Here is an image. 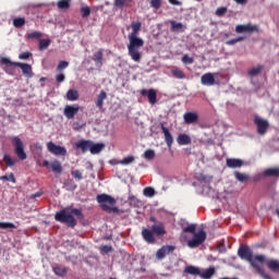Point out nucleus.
I'll use <instances>...</instances> for the list:
<instances>
[{
	"label": "nucleus",
	"mask_w": 279,
	"mask_h": 279,
	"mask_svg": "<svg viewBox=\"0 0 279 279\" xmlns=\"http://www.w3.org/2000/svg\"><path fill=\"white\" fill-rule=\"evenodd\" d=\"M142 25L143 24L141 22L131 23L132 33L129 35L128 49L129 56L134 62H141L142 54L138 49H141V47H144L145 45L143 38L138 37V32H141Z\"/></svg>",
	"instance_id": "obj_1"
},
{
	"label": "nucleus",
	"mask_w": 279,
	"mask_h": 279,
	"mask_svg": "<svg viewBox=\"0 0 279 279\" xmlns=\"http://www.w3.org/2000/svg\"><path fill=\"white\" fill-rule=\"evenodd\" d=\"M75 217H77V219H84L82 209L72 208L70 213L66 209H61L54 215L56 221H59V223H65L68 228H75V226H77V219H75Z\"/></svg>",
	"instance_id": "obj_2"
},
{
	"label": "nucleus",
	"mask_w": 279,
	"mask_h": 279,
	"mask_svg": "<svg viewBox=\"0 0 279 279\" xmlns=\"http://www.w3.org/2000/svg\"><path fill=\"white\" fill-rule=\"evenodd\" d=\"M96 202L99 204L101 210L109 215H119V213H121V209L116 207L117 199L108 194H98L96 196Z\"/></svg>",
	"instance_id": "obj_3"
},
{
	"label": "nucleus",
	"mask_w": 279,
	"mask_h": 279,
	"mask_svg": "<svg viewBox=\"0 0 279 279\" xmlns=\"http://www.w3.org/2000/svg\"><path fill=\"white\" fill-rule=\"evenodd\" d=\"M165 236L167 234V230L165 229V223L157 222L153 225L149 229H143L142 230V236L146 243H150L154 245L156 243V238L154 236Z\"/></svg>",
	"instance_id": "obj_4"
},
{
	"label": "nucleus",
	"mask_w": 279,
	"mask_h": 279,
	"mask_svg": "<svg viewBox=\"0 0 279 279\" xmlns=\"http://www.w3.org/2000/svg\"><path fill=\"white\" fill-rule=\"evenodd\" d=\"M195 229V225H190L183 229V232H190V234H193V239L187 241V246L192 250L195 247H199V245H202L204 241H206V231L202 229L196 232Z\"/></svg>",
	"instance_id": "obj_5"
},
{
	"label": "nucleus",
	"mask_w": 279,
	"mask_h": 279,
	"mask_svg": "<svg viewBox=\"0 0 279 279\" xmlns=\"http://www.w3.org/2000/svg\"><path fill=\"white\" fill-rule=\"evenodd\" d=\"M245 258L250 260L252 267L256 269L257 274L264 279H271V276L265 272V269L258 263H265V255H256L254 258L250 257V246H245Z\"/></svg>",
	"instance_id": "obj_6"
},
{
	"label": "nucleus",
	"mask_w": 279,
	"mask_h": 279,
	"mask_svg": "<svg viewBox=\"0 0 279 279\" xmlns=\"http://www.w3.org/2000/svg\"><path fill=\"white\" fill-rule=\"evenodd\" d=\"M12 145L19 160H27V153H25V145L23 144V140H21L19 136H13Z\"/></svg>",
	"instance_id": "obj_7"
},
{
	"label": "nucleus",
	"mask_w": 279,
	"mask_h": 279,
	"mask_svg": "<svg viewBox=\"0 0 279 279\" xmlns=\"http://www.w3.org/2000/svg\"><path fill=\"white\" fill-rule=\"evenodd\" d=\"M253 123L259 136H265L269 132V121L263 119L260 116H255Z\"/></svg>",
	"instance_id": "obj_8"
},
{
	"label": "nucleus",
	"mask_w": 279,
	"mask_h": 279,
	"mask_svg": "<svg viewBox=\"0 0 279 279\" xmlns=\"http://www.w3.org/2000/svg\"><path fill=\"white\" fill-rule=\"evenodd\" d=\"M0 63L3 64V70L8 75H14L16 66H19V62L11 61L9 58H2Z\"/></svg>",
	"instance_id": "obj_9"
},
{
	"label": "nucleus",
	"mask_w": 279,
	"mask_h": 279,
	"mask_svg": "<svg viewBox=\"0 0 279 279\" xmlns=\"http://www.w3.org/2000/svg\"><path fill=\"white\" fill-rule=\"evenodd\" d=\"M47 149L50 154H53V156H66V148L56 145L53 142L47 143Z\"/></svg>",
	"instance_id": "obj_10"
},
{
	"label": "nucleus",
	"mask_w": 279,
	"mask_h": 279,
	"mask_svg": "<svg viewBox=\"0 0 279 279\" xmlns=\"http://www.w3.org/2000/svg\"><path fill=\"white\" fill-rule=\"evenodd\" d=\"M140 94L142 95V97H147L151 106H155V104L158 101L156 89H141Z\"/></svg>",
	"instance_id": "obj_11"
},
{
	"label": "nucleus",
	"mask_w": 279,
	"mask_h": 279,
	"mask_svg": "<svg viewBox=\"0 0 279 279\" xmlns=\"http://www.w3.org/2000/svg\"><path fill=\"white\" fill-rule=\"evenodd\" d=\"M171 252H175V246L173 245H165L161 248H159L156 253V257L158 260H162V258H166L169 256Z\"/></svg>",
	"instance_id": "obj_12"
},
{
	"label": "nucleus",
	"mask_w": 279,
	"mask_h": 279,
	"mask_svg": "<svg viewBox=\"0 0 279 279\" xmlns=\"http://www.w3.org/2000/svg\"><path fill=\"white\" fill-rule=\"evenodd\" d=\"M80 112V106L68 105L63 109V114L68 119H75V114Z\"/></svg>",
	"instance_id": "obj_13"
},
{
	"label": "nucleus",
	"mask_w": 279,
	"mask_h": 279,
	"mask_svg": "<svg viewBox=\"0 0 279 279\" xmlns=\"http://www.w3.org/2000/svg\"><path fill=\"white\" fill-rule=\"evenodd\" d=\"M183 119L186 125H192V123H197V121H199V116L195 112L190 111L183 114Z\"/></svg>",
	"instance_id": "obj_14"
},
{
	"label": "nucleus",
	"mask_w": 279,
	"mask_h": 279,
	"mask_svg": "<svg viewBox=\"0 0 279 279\" xmlns=\"http://www.w3.org/2000/svg\"><path fill=\"white\" fill-rule=\"evenodd\" d=\"M201 83L203 84V86H215V84H217V82L215 81V75L213 73H205L201 77Z\"/></svg>",
	"instance_id": "obj_15"
},
{
	"label": "nucleus",
	"mask_w": 279,
	"mask_h": 279,
	"mask_svg": "<svg viewBox=\"0 0 279 279\" xmlns=\"http://www.w3.org/2000/svg\"><path fill=\"white\" fill-rule=\"evenodd\" d=\"M160 128L162 131V134L165 135L166 144L169 148L173 146V135H171V132L165 126L163 123H160Z\"/></svg>",
	"instance_id": "obj_16"
},
{
	"label": "nucleus",
	"mask_w": 279,
	"mask_h": 279,
	"mask_svg": "<svg viewBox=\"0 0 279 279\" xmlns=\"http://www.w3.org/2000/svg\"><path fill=\"white\" fill-rule=\"evenodd\" d=\"M90 143L88 140H81L75 144L76 149H81L82 154H86V151H90Z\"/></svg>",
	"instance_id": "obj_17"
},
{
	"label": "nucleus",
	"mask_w": 279,
	"mask_h": 279,
	"mask_svg": "<svg viewBox=\"0 0 279 279\" xmlns=\"http://www.w3.org/2000/svg\"><path fill=\"white\" fill-rule=\"evenodd\" d=\"M19 69H22V73L24 77H34V72L32 71V66L28 63H17Z\"/></svg>",
	"instance_id": "obj_18"
},
{
	"label": "nucleus",
	"mask_w": 279,
	"mask_h": 279,
	"mask_svg": "<svg viewBox=\"0 0 279 279\" xmlns=\"http://www.w3.org/2000/svg\"><path fill=\"white\" fill-rule=\"evenodd\" d=\"M226 165L229 169H241V167H243V160L236 158H228Z\"/></svg>",
	"instance_id": "obj_19"
},
{
	"label": "nucleus",
	"mask_w": 279,
	"mask_h": 279,
	"mask_svg": "<svg viewBox=\"0 0 279 279\" xmlns=\"http://www.w3.org/2000/svg\"><path fill=\"white\" fill-rule=\"evenodd\" d=\"M106 148V144H94L93 142L90 143L89 146V151L90 154L95 155V154H101V151H104V149Z\"/></svg>",
	"instance_id": "obj_20"
},
{
	"label": "nucleus",
	"mask_w": 279,
	"mask_h": 279,
	"mask_svg": "<svg viewBox=\"0 0 279 279\" xmlns=\"http://www.w3.org/2000/svg\"><path fill=\"white\" fill-rule=\"evenodd\" d=\"M108 97V94H106L105 90H101L96 99V107L99 108V110L104 109V101H106Z\"/></svg>",
	"instance_id": "obj_21"
},
{
	"label": "nucleus",
	"mask_w": 279,
	"mask_h": 279,
	"mask_svg": "<svg viewBox=\"0 0 279 279\" xmlns=\"http://www.w3.org/2000/svg\"><path fill=\"white\" fill-rule=\"evenodd\" d=\"M265 178H279V167L268 168L263 172Z\"/></svg>",
	"instance_id": "obj_22"
},
{
	"label": "nucleus",
	"mask_w": 279,
	"mask_h": 279,
	"mask_svg": "<svg viewBox=\"0 0 279 279\" xmlns=\"http://www.w3.org/2000/svg\"><path fill=\"white\" fill-rule=\"evenodd\" d=\"M95 64H99V66H104V50L99 49L92 58Z\"/></svg>",
	"instance_id": "obj_23"
},
{
	"label": "nucleus",
	"mask_w": 279,
	"mask_h": 279,
	"mask_svg": "<svg viewBox=\"0 0 279 279\" xmlns=\"http://www.w3.org/2000/svg\"><path fill=\"white\" fill-rule=\"evenodd\" d=\"M52 271L56 276H60L62 278L65 274H68L69 269H66L64 266L56 265L52 267Z\"/></svg>",
	"instance_id": "obj_24"
},
{
	"label": "nucleus",
	"mask_w": 279,
	"mask_h": 279,
	"mask_svg": "<svg viewBox=\"0 0 279 279\" xmlns=\"http://www.w3.org/2000/svg\"><path fill=\"white\" fill-rule=\"evenodd\" d=\"M266 265L270 271L279 272V260L277 259H269L266 262Z\"/></svg>",
	"instance_id": "obj_25"
},
{
	"label": "nucleus",
	"mask_w": 279,
	"mask_h": 279,
	"mask_svg": "<svg viewBox=\"0 0 279 279\" xmlns=\"http://www.w3.org/2000/svg\"><path fill=\"white\" fill-rule=\"evenodd\" d=\"M171 32H184L186 26L180 22L170 21Z\"/></svg>",
	"instance_id": "obj_26"
},
{
	"label": "nucleus",
	"mask_w": 279,
	"mask_h": 279,
	"mask_svg": "<svg viewBox=\"0 0 279 279\" xmlns=\"http://www.w3.org/2000/svg\"><path fill=\"white\" fill-rule=\"evenodd\" d=\"M68 101H77L80 99V93L76 89H69L66 93Z\"/></svg>",
	"instance_id": "obj_27"
},
{
	"label": "nucleus",
	"mask_w": 279,
	"mask_h": 279,
	"mask_svg": "<svg viewBox=\"0 0 279 279\" xmlns=\"http://www.w3.org/2000/svg\"><path fill=\"white\" fill-rule=\"evenodd\" d=\"M177 143L179 145H191V136L187 134H180L177 138Z\"/></svg>",
	"instance_id": "obj_28"
},
{
	"label": "nucleus",
	"mask_w": 279,
	"mask_h": 279,
	"mask_svg": "<svg viewBox=\"0 0 279 279\" xmlns=\"http://www.w3.org/2000/svg\"><path fill=\"white\" fill-rule=\"evenodd\" d=\"M25 38L27 40H40V38H43V33L39 32V31H35V32H32V33H27Z\"/></svg>",
	"instance_id": "obj_29"
},
{
	"label": "nucleus",
	"mask_w": 279,
	"mask_h": 279,
	"mask_svg": "<svg viewBox=\"0 0 279 279\" xmlns=\"http://www.w3.org/2000/svg\"><path fill=\"white\" fill-rule=\"evenodd\" d=\"M184 274H189V276H199L201 270L198 267L195 266H186L184 268Z\"/></svg>",
	"instance_id": "obj_30"
},
{
	"label": "nucleus",
	"mask_w": 279,
	"mask_h": 279,
	"mask_svg": "<svg viewBox=\"0 0 279 279\" xmlns=\"http://www.w3.org/2000/svg\"><path fill=\"white\" fill-rule=\"evenodd\" d=\"M264 69H265V66H263V65L254 66L251 70H248V75L251 77H256L257 75H260V73H263Z\"/></svg>",
	"instance_id": "obj_31"
},
{
	"label": "nucleus",
	"mask_w": 279,
	"mask_h": 279,
	"mask_svg": "<svg viewBox=\"0 0 279 279\" xmlns=\"http://www.w3.org/2000/svg\"><path fill=\"white\" fill-rule=\"evenodd\" d=\"M171 73L173 75V77H175L177 80H186V74L184 73V71L175 68L171 70Z\"/></svg>",
	"instance_id": "obj_32"
},
{
	"label": "nucleus",
	"mask_w": 279,
	"mask_h": 279,
	"mask_svg": "<svg viewBox=\"0 0 279 279\" xmlns=\"http://www.w3.org/2000/svg\"><path fill=\"white\" fill-rule=\"evenodd\" d=\"M215 276V268L210 267L203 272H199V277L203 279H210L211 277Z\"/></svg>",
	"instance_id": "obj_33"
},
{
	"label": "nucleus",
	"mask_w": 279,
	"mask_h": 279,
	"mask_svg": "<svg viewBox=\"0 0 279 279\" xmlns=\"http://www.w3.org/2000/svg\"><path fill=\"white\" fill-rule=\"evenodd\" d=\"M50 169L53 173H62V163L60 161L54 160L50 163Z\"/></svg>",
	"instance_id": "obj_34"
},
{
	"label": "nucleus",
	"mask_w": 279,
	"mask_h": 279,
	"mask_svg": "<svg viewBox=\"0 0 279 279\" xmlns=\"http://www.w3.org/2000/svg\"><path fill=\"white\" fill-rule=\"evenodd\" d=\"M57 8L59 10H69V8H71V0H59L57 2Z\"/></svg>",
	"instance_id": "obj_35"
},
{
	"label": "nucleus",
	"mask_w": 279,
	"mask_h": 279,
	"mask_svg": "<svg viewBox=\"0 0 279 279\" xmlns=\"http://www.w3.org/2000/svg\"><path fill=\"white\" fill-rule=\"evenodd\" d=\"M49 45H51V39H39V51H45V49H49Z\"/></svg>",
	"instance_id": "obj_36"
},
{
	"label": "nucleus",
	"mask_w": 279,
	"mask_h": 279,
	"mask_svg": "<svg viewBox=\"0 0 279 279\" xmlns=\"http://www.w3.org/2000/svg\"><path fill=\"white\" fill-rule=\"evenodd\" d=\"M259 31L260 29H259L258 25H252V24L245 25V34H253V32L258 34Z\"/></svg>",
	"instance_id": "obj_37"
},
{
	"label": "nucleus",
	"mask_w": 279,
	"mask_h": 279,
	"mask_svg": "<svg viewBox=\"0 0 279 279\" xmlns=\"http://www.w3.org/2000/svg\"><path fill=\"white\" fill-rule=\"evenodd\" d=\"M3 162L7 165V167H14V165H16V159L10 157V155H4Z\"/></svg>",
	"instance_id": "obj_38"
},
{
	"label": "nucleus",
	"mask_w": 279,
	"mask_h": 279,
	"mask_svg": "<svg viewBox=\"0 0 279 279\" xmlns=\"http://www.w3.org/2000/svg\"><path fill=\"white\" fill-rule=\"evenodd\" d=\"M13 26L17 29L25 26V17H15L13 19Z\"/></svg>",
	"instance_id": "obj_39"
},
{
	"label": "nucleus",
	"mask_w": 279,
	"mask_h": 279,
	"mask_svg": "<svg viewBox=\"0 0 279 279\" xmlns=\"http://www.w3.org/2000/svg\"><path fill=\"white\" fill-rule=\"evenodd\" d=\"M0 180L2 182H12L13 184H16V178H14V173H10L9 175H1Z\"/></svg>",
	"instance_id": "obj_40"
},
{
	"label": "nucleus",
	"mask_w": 279,
	"mask_h": 279,
	"mask_svg": "<svg viewBox=\"0 0 279 279\" xmlns=\"http://www.w3.org/2000/svg\"><path fill=\"white\" fill-rule=\"evenodd\" d=\"M144 158L146 160H154V158H156V151H154L153 149H147L144 151Z\"/></svg>",
	"instance_id": "obj_41"
},
{
	"label": "nucleus",
	"mask_w": 279,
	"mask_h": 279,
	"mask_svg": "<svg viewBox=\"0 0 279 279\" xmlns=\"http://www.w3.org/2000/svg\"><path fill=\"white\" fill-rule=\"evenodd\" d=\"M228 12V7H220L216 10L215 14L216 16H226V13Z\"/></svg>",
	"instance_id": "obj_42"
},
{
	"label": "nucleus",
	"mask_w": 279,
	"mask_h": 279,
	"mask_svg": "<svg viewBox=\"0 0 279 279\" xmlns=\"http://www.w3.org/2000/svg\"><path fill=\"white\" fill-rule=\"evenodd\" d=\"M144 195L145 197H154V195H156V191L153 187H145Z\"/></svg>",
	"instance_id": "obj_43"
},
{
	"label": "nucleus",
	"mask_w": 279,
	"mask_h": 279,
	"mask_svg": "<svg viewBox=\"0 0 279 279\" xmlns=\"http://www.w3.org/2000/svg\"><path fill=\"white\" fill-rule=\"evenodd\" d=\"M181 60L183 64H193L195 62V59H193V57H190L189 54H184Z\"/></svg>",
	"instance_id": "obj_44"
},
{
	"label": "nucleus",
	"mask_w": 279,
	"mask_h": 279,
	"mask_svg": "<svg viewBox=\"0 0 279 279\" xmlns=\"http://www.w3.org/2000/svg\"><path fill=\"white\" fill-rule=\"evenodd\" d=\"M81 12H82L83 19H88V16H90V8L88 7H82Z\"/></svg>",
	"instance_id": "obj_45"
},
{
	"label": "nucleus",
	"mask_w": 279,
	"mask_h": 279,
	"mask_svg": "<svg viewBox=\"0 0 279 279\" xmlns=\"http://www.w3.org/2000/svg\"><path fill=\"white\" fill-rule=\"evenodd\" d=\"M160 5H162V0H151L150 7L155 10H160Z\"/></svg>",
	"instance_id": "obj_46"
},
{
	"label": "nucleus",
	"mask_w": 279,
	"mask_h": 279,
	"mask_svg": "<svg viewBox=\"0 0 279 279\" xmlns=\"http://www.w3.org/2000/svg\"><path fill=\"white\" fill-rule=\"evenodd\" d=\"M113 5L114 8H119L120 10H123V7L128 5V3H125V0H114Z\"/></svg>",
	"instance_id": "obj_47"
},
{
	"label": "nucleus",
	"mask_w": 279,
	"mask_h": 279,
	"mask_svg": "<svg viewBox=\"0 0 279 279\" xmlns=\"http://www.w3.org/2000/svg\"><path fill=\"white\" fill-rule=\"evenodd\" d=\"M1 230H8L10 228H16L12 222H0Z\"/></svg>",
	"instance_id": "obj_48"
},
{
	"label": "nucleus",
	"mask_w": 279,
	"mask_h": 279,
	"mask_svg": "<svg viewBox=\"0 0 279 279\" xmlns=\"http://www.w3.org/2000/svg\"><path fill=\"white\" fill-rule=\"evenodd\" d=\"M134 161V156H128L120 161V165H132Z\"/></svg>",
	"instance_id": "obj_49"
},
{
	"label": "nucleus",
	"mask_w": 279,
	"mask_h": 279,
	"mask_svg": "<svg viewBox=\"0 0 279 279\" xmlns=\"http://www.w3.org/2000/svg\"><path fill=\"white\" fill-rule=\"evenodd\" d=\"M197 180H198V182H204L205 184H208V182H210V180H213V178L201 174V175H198Z\"/></svg>",
	"instance_id": "obj_50"
},
{
	"label": "nucleus",
	"mask_w": 279,
	"mask_h": 279,
	"mask_svg": "<svg viewBox=\"0 0 279 279\" xmlns=\"http://www.w3.org/2000/svg\"><path fill=\"white\" fill-rule=\"evenodd\" d=\"M69 66V62L68 61H60L58 66H57V71H64V69H66Z\"/></svg>",
	"instance_id": "obj_51"
},
{
	"label": "nucleus",
	"mask_w": 279,
	"mask_h": 279,
	"mask_svg": "<svg viewBox=\"0 0 279 279\" xmlns=\"http://www.w3.org/2000/svg\"><path fill=\"white\" fill-rule=\"evenodd\" d=\"M242 40H244L243 37H238V38L226 41V45H229V46L236 45V43H241Z\"/></svg>",
	"instance_id": "obj_52"
},
{
	"label": "nucleus",
	"mask_w": 279,
	"mask_h": 279,
	"mask_svg": "<svg viewBox=\"0 0 279 279\" xmlns=\"http://www.w3.org/2000/svg\"><path fill=\"white\" fill-rule=\"evenodd\" d=\"M32 58V52H22L19 54L20 60H29Z\"/></svg>",
	"instance_id": "obj_53"
},
{
	"label": "nucleus",
	"mask_w": 279,
	"mask_h": 279,
	"mask_svg": "<svg viewBox=\"0 0 279 279\" xmlns=\"http://www.w3.org/2000/svg\"><path fill=\"white\" fill-rule=\"evenodd\" d=\"M72 175L75 178V180H83L84 177L82 175V172L80 170H73Z\"/></svg>",
	"instance_id": "obj_54"
},
{
	"label": "nucleus",
	"mask_w": 279,
	"mask_h": 279,
	"mask_svg": "<svg viewBox=\"0 0 279 279\" xmlns=\"http://www.w3.org/2000/svg\"><path fill=\"white\" fill-rule=\"evenodd\" d=\"M238 254L240 256V258H245V244H241Z\"/></svg>",
	"instance_id": "obj_55"
},
{
	"label": "nucleus",
	"mask_w": 279,
	"mask_h": 279,
	"mask_svg": "<svg viewBox=\"0 0 279 279\" xmlns=\"http://www.w3.org/2000/svg\"><path fill=\"white\" fill-rule=\"evenodd\" d=\"M234 175H235V180H238L239 182H243L245 180L244 173H240V172L235 171Z\"/></svg>",
	"instance_id": "obj_56"
},
{
	"label": "nucleus",
	"mask_w": 279,
	"mask_h": 279,
	"mask_svg": "<svg viewBox=\"0 0 279 279\" xmlns=\"http://www.w3.org/2000/svg\"><path fill=\"white\" fill-rule=\"evenodd\" d=\"M112 250V246H110V245H102L101 247H100V251H101V253L102 254H109V252Z\"/></svg>",
	"instance_id": "obj_57"
},
{
	"label": "nucleus",
	"mask_w": 279,
	"mask_h": 279,
	"mask_svg": "<svg viewBox=\"0 0 279 279\" xmlns=\"http://www.w3.org/2000/svg\"><path fill=\"white\" fill-rule=\"evenodd\" d=\"M235 32L236 34H245V25H236Z\"/></svg>",
	"instance_id": "obj_58"
},
{
	"label": "nucleus",
	"mask_w": 279,
	"mask_h": 279,
	"mask_svg": "<svg viewBox=\"0 0 279 279\" xmlns=\"http://www.w3.org/2000/svg\"><path fill=\"white\" fill-rule=\"evenodd\" d=\"M64 80H65L64 74H58L56 76V81L58 82V84H62V82H64Z\"/></svg>",
	"instance_id": "obj_59"
},
{
	"label": "nucleus",
	"mask_w": 279,
	"mask_h": 279,
	"mask_svg": "<svg viewBox=\"0 0 279 279\" xmlns=\"http://www.w3.org/2000/svg\"><path fill=\"white\" fill-rule=\"evenodd\" d=\"M36 197H43V192H37L31 195V199H36Z\"/></svg>",
	"instance_id": "obj_60"
},
{
	"label": "nucleus",
	"mask_w": 279,
	"mask_h": 279,
	"mask_svg": "<svg viewBox=\"0 0 279 279\" xmlns=\"http://www.w3.org/2000/svg\"><path fill=\"white\" fill-rule=\"evenodd\" d=\"M149 221H150L151 223H154V225H156V223H161V222L158 221V220L156 219V217H154V216H151V217L149 218Z\"/></svg>",
	"instance_id": "obj_61"
},
{
	"label": "nucleus",
	"mask_w": 279,
	"mask_h": 279,
	"mask_svg": "<svg viewBox=\"0 0 279 279\" xmlns=\"http://www.w3.org/2000/svg\"><path fill=\"white\" fill-rule=\"evenodd\" d=\"M169 3H171L172 5H180V1L178 0H169Z\"/></svg>",
	"instance_id": "obj_62"
},
{
	"label": "nucleus",
	"mask_w": 279,
	"mask_h": 279,
	"mask_svg": "<svg viewBox=\"0 0 279 279\" xmlns=\"http://www.w3.org/2000/svg\"><path fill=\"white\" fill-rule=\"evenodd\" d=\"M40 167H49V161L44 160V162L41 165H39Z\"/></svg>",
	"instance_id": "obj_63"
},
{
	"label": "nucleus",
	"mask_w": 279,
	"mask_h": 279,
	"mask_svg": "<svg viewBox=\"0 0 279 279\" xmlns=\"http://www.w3.org/2000/svg\"><path fill=\"white\" fill-rule=\"evenodd\" d=\"M234 1L235 3H241V4L245 3V0H234Z\"/></svg>",
	"instance_id": "obj_64"
}]
</instances>
